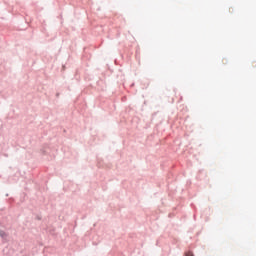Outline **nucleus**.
Listing matches in <instances>:
<instances>
[{"mask_svg": "<svg viewBox=\"0 0 256 256\" xmlns=\"http://www.w3.org/2000/svg\"><path fill=\"white\" fill-rule=\"evenodd\" d=\"M185 256H193V252L189 251L185 253Z\"/></svg>", "mask_w": 256, "mask_h": 256, "instance_id": "nucleus-1", "label": "nucleus"}]
</instances>
